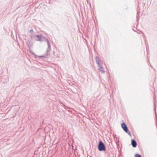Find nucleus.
<instances>
[{"label": "nucleus", "instance_id": "nucleus-10", "mask_svg": "<svg viewBox=\"0 0 157 157\" xmlns=\"http://www.w3.org/2000/svg\"><path fill=\"white\" fill-rule=\"evenodd\" d=\"M97 63L98 65V67L101 66H102V62L101 60H100L99 62H98Z\"/></svg>", "mask_w": 157, "mask_h": 157}, {"label": "nucleus", "instance_id": "nucleus-9", "mask_svg": "<svg viewBox=\"0 0 157 157\" xmlns=\"http://www.w3.org/2000/svg\"><path fill=\"white\" fill-rule=\"evenodd\" d=\"M48 52H47V51H46V53H45V54H44V55H43L39 56H38L37 57H39L40 58H47V56L48 55Z\"/></svg>", "mask_w": 157, "mask_h": 157}, {"label": "nucleus", "instance_id": "nucleus-15", "mask_svg": "<svg viewBox=\"0 0 157 157\" xmlns=\"http://www.w3.org/2000/svg\"><path fill=\"white\" fill-rule=\"evenodd\" d=\"M32 54H33V55H34V56H35V57H38V56H36V55L35 54V53H33V52H32Z\"/></svg>", "mask_w": 157, "mask_h": 157}, {"label": "nucleus", "instance_id": "nucleus-7", "mask_svg": "<svg viewBox=\"0 0 157 157\" xmlns=\"http://www.w3.org/2000/svg\"><path fill=\"white\" fill-rule=\"evenodd\" d=\"M33 39V37L32 36H29L28 39L27 41V44L29 46L31 45V41Z\"/></svg>", "mask_w": 157, "mask_h": 157}, {"label": "nucleus", "instance_id": "nucleus-11", "mask_svg": "<svg viewBox=\"0 0 157 157\" xmlns=\"http://www.w3.org/2000/svg\"><path fill=\"white\" fill-rule=\"evenodd\" d=\"M95 60H96L97 63H98V62H99V61H100L101 60H100L99 57H98L97 56H96V57H95Z\"/></svg>", "mask_w": 157, "mask_h": 157}, {"label": "nucleus", "instance_id": "nucleus-13", "mask_svg": "<svg viewBox=\"0 0 157 157\" xmlns=\"http://www.w3.org/2000/svg\"><path fill=\"white\" fill-rule=\"evenodd\" d=\"M138 12L137 13V15H136V18H137V19H136V21H138V20H139V16L138 15Z\"/></svg>", "mask_w": 157, "mask_h": 157}, {"label": "nucleus", "instance_id": "nucleus-5", "mask_svg": "<svg viewBox=\"0 0 157 157\" xmlns=\"http://www.w3.org/2000/svg\"><path fill=\"white\" fill-rule=\"evenodd\" d=\"M44 41H46L47 43V44L48 45V48L47 49V52H49L50 51V44L49 41L48 39L46 38L45 39Z\"/></svg>", "mask_w": 157, "mask_h": 157}, {"label": "nucleus", "instance_id": "nucleus-2", "mask_svg": "<svg viewBox=\"0 0 157 157\" xmlns=\"http://www.w3.org/2000/svg\"><path fill=\"white\" fill-rule=\"evenodd\" d=\"M121 126L122 128L125 132L127 133L130 136H131V132L128 129V128L127 127V126L124 122L123 123L121 124Z\"/></svg>", "mask_w": 157, "mask_h": 157}, {"label": "nucleus", "instance_id": "nucleus-12", "mask_svg": "<svg viewBox=\"0 0 157 157\" xmlns=\"http://www.w3.org/2000/svg\"><path fill=\"white\" fill-rule=\"evenodd\" d=\"M135 157H142L140 155L138 154H136L135 155Z\"/></svg>", "mask_w": 157, "mask_h": 157}, {"label": "nucleus", "instance_id": "nucleus-4", "mask_svg": "<svg viewBox=\"0 0 157 157\" xmlns=\"http://www.w3.org/2000/svg\"><path fill=\"white\" fill-rule=\"evenodd\" d=\"M156 96L155 95V94H154V105L155 107L154 108V110L155 112V119H156V123H157V113L156 112V105H155V102H156V101L155 100V98H156Z\"/></svg>", "mask_w": 157, "mask_h": 157}, {"label": "nucleus", "instance_id": "nucleus-3", "mask_svg": "<svg viewBox=\"0 0 157 157\" xmlns=\"http://www.w3.org/2000/svg\"><path fill=\"white\" fill-rule=\"evenodd\" d=\"M35 37L37 38V39H36V41H44L46 38L40 35H35Z\"/></svg>", "mask_w": 157, "mask_h": 157}, {"label": "nucleus", "instance_id": "nucleus-14", "mask_svg": "<svg viewBox=\"0 0 157 157\" xmlns=\"http://www.w3.org/2000/svg\"><path fill=\"white\" fill-rule=\"evenodd\" d=\"M30 33H33V29H32L30 31Z\"/></svg>", "mask_w": 157, "mask_h": 157}, {"label": "nucleus", "instance_id": "nucleus-1", "mask_svg": "<svg viewBox=\"0 0 157 157\" xmlns=\"http://www.w3.org/2000/svg\"><path fill=\"white\" fill-rule=\"evenodd\" d=\"M98 150L100 151H105L106 149L105 144L101 140L98 142Z\"/></svg>", "mask_w": 157, "mask_h": 157}, {"label": "nucleus", "instance_id": "nucleus-8", "mask_svg": "<svg viewBox=\"0 0 157 157\" xmlns=\"http://www.w3.org/2000/svg\"><path fill=\"white\" fill-rule=\"evenodd\" d=\"M99 68H98V70L100 72H101L102 73L105 72L104 69L103 67L102 66H99Z\"/></svg>", "mask_w": 157, "mask_h": 157}, {"label": "nucleus", "instance_id": "nucleus-6", "mask_svg": "<svg viewBox=\"0 0 157 157\" xmlns=\"http://www.w3.org/2000/svg\"><path fill=\"white\" fill-rule=\"evenodd\" d=\"M131 144L132 145V147H136L137 146V142L134 139H132Z\"/></svg>", "mask_w": 157, "mask_h": 157}]
</instances>
